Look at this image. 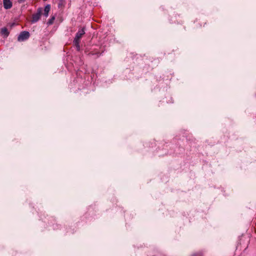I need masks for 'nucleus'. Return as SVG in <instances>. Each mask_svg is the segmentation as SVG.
<instances>
[{"mask_svg":"<svg viewBox=\"0 0 256 256\" xmlns=\"http://www.w3.org/2000/svg\"><path fill=\"white\" fill-rule=\"evenodd\" d=\"M3 4L6 9H9L12 6V2L10 0H4Z\"/></svg>","mask_w":256,"mask_h":256,"instance_id":"obj_3","label":"nucleus"},{"mask_svg":"<svg viewBox=\"0 0 256 256\" xmlns=\"http://www.w3.org/2000/svg\"><path fill=\"white\" fill-rule=\"evenodd\" d=\"M42 12V9L41 8H38L36 12L32 14L31 22L32 23H35L37 22L40 18Z\"/></svg>","mask_w":256,"mask_h":256,"instance_id":"obj_1","label":"nucleus"},{"mask_svg":"<svg viewBox=\"0 0 256 256\" xmlns=\"http://www.w3.org/2000/svg\"><path fill=\"white\" fill-rule=\"evenodd\" d=\"M26 1V0H18V2H19V3H22Z\"/></svg>","mask_w":256,"mask_h":256,"instance_id":"obj_9","label":"nucleus"},{"mask_svg":"<svg viewBox=\"0 0 256 256\" xmlns=\"http://www.w3.org/2000/svg\"><path fill=\"white\" fill-rule=\"evenodd\" d=\"M50 4H47L45 8H44V15L46 16V17H48V13H49V12L50 10Z\"/></svg>","mask_w":256,"mask_h":256,"instance_id":"obj_5","label":"nucleus"},{"mask_svg":"<svg viewBox=\"0 0 256 256\" xmlns=\"http://www.w3.org/2000/svg\"><path fill=\"white\" fill-rule=\"evenodd\" d=\"M80 39H77L76 37H75L74 43L76 45V49L78 50H80Z\"/></svg>","mask_w":256,"mask_h":256,"instance_id":"obj_6","label":"nucleus"},{"mask_svg":"<svg viewBox=\"0 0 256 256\" xmlns=\"http://www.w3.org/2000/svg\"><path fill=\"white\" fill-rule=\"evenodd\" d=\"M54 16H53L52 18H51V19H50V20H49V22H48L49 24H52L53 21H54Z\"/></svg>","mask_w":256,"mask_h":256,"instance_id":"obj_8","label":"nucleus"},{"mask_svg":"<svg viewBox=\"0 0 256 256\" xmlns=\"http://www.w3.org/2000/svg\"><path fill=\"white\" fill-rule=\"evenodd\" d=\"M30 33L26 31H23L20 33L18 38V40L23 42L28 40L30 37Z\"/></svg>","mask_w":256,"mask_h":256,"instance_id":"obj_2","label":"nucleus"},{"mask_svg":"<svg viewBox=\"0 0 256 256\" xmlns=\"http://www.w3.org/2000/svg\"><path fill=\"white\" fill-rule=\"evenodd\" d=\"M85 34L84 28H82L78 31L76 34V36L77 39H80L82 36Z\"/></svg>","mask_w":256,"mask_h":256,"instance_id":"obj_4","label":"nucleus"},{"mask_svg":"<svg viewBox=\"0 0 256 256\" xmlns=\"http://www.w3.org/2000/svg\"><path fill=\"white\" fill-rule=\"evenodd\" d=\"M1 32L2 34L6 37H7L9 34V32L6 28H2L1 30Z\"/></svg>","mask_w":256,"mask_h":256,"instance_id":"obj_7","label":"nucleus"}]
</instances>
